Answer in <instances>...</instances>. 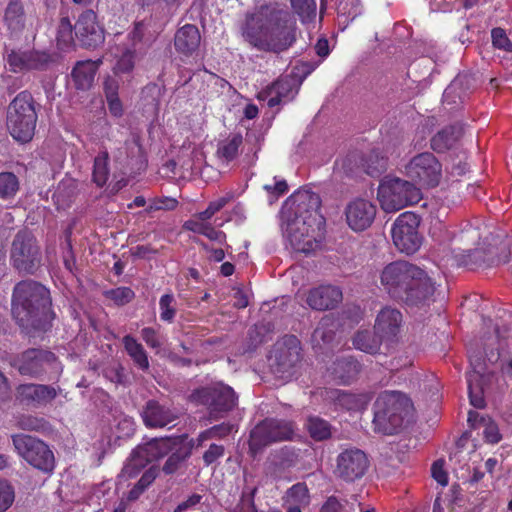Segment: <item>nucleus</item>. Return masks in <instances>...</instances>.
<instances>
[{
	"label": "nucleus",
	"instance_id": "nucleus-1",
	"mask_svg": "<svg viewBox=\"0 0 512 512\" xmlns=\"http://www.w3.org/2000/svg\"><path fill=\"white\" fill-rule=\"evenodd\" d=\"M319 207V196L307 190L297 191L285 201L281 209L282 230L294 251L308 254L320 246L325 220Z\"/></svg>",
	"mask_w": 512,
	"mask_h": 512
},
{
	"label": "nucleus",
	"instance_id": "nucleus-2",
	"mask_svg": "<svg viewBox=\"0 0 512 512\" xmlns=\"http://www.w3.org/2000/svg\"><path fill=\"white\" fill-rule=\"evenodd\" d=\"M242 36L251 46L267 52H281L296 39L295 23L282 22L267 7L248 14L241 28Z\"/></svg>",
	"mask_w": 512,
	"mask_h": 512
},
{
	"label": "nucleus",
	"instance_id": "nucleus-3",
	"mask_svg": "<svg viewBox=\"0 0 512 512\" xmlns=\"http://www.w3.org/2000/svg\"><path fill=\"white\" fill-rule=\"evenodd\" d=\"M381 284L394 298L410 305L428 301L435 285L421 268L404 261L388 264L381 273Z\"/></svg>",
	"mask_w": 512,
	"mask_h": 512
},
{
	"label": "nucleus",
	"instance_id": "nucleus-4",
	"mask_svg": "<svg viewBox=\"0 0 512 512\" xmlns=\"http://www.w3.org/2000/svg\"><path fill=\"white\" fill-rule=\"evenodd\" d=\"M50 304L49 291L39 283L23 281L14 288L12 313L25 329H43Z\"/></svg>",
	"mask_w": 512,
	"mask_h": 512
},
{
	"label": "nucleus",
	"instance_id": "nucleus-5",
	"mask_svg": "<svg viewBox=\"0 0 512 512\" xmlns=\"http://www.w3.org/2000/svg\"><path fill=\"white\" fill-rule=\"evenodd\" d=\"M412 408L405 394L396 391H384L374 403L375 429L384 434H393L401 427Z\"/></svg>",
	"mask_w": 512,
	"mask_h": 512
},
{
	"label": "nucleus",
	"instance_id": "nucleus-6",
	"mask_svg": "<svg viewBox=\"0 0 512 512\" xmlns=\"http://www.w3.org/2000/svg\"><path fill=\"white\" fill-rule=\"evenodd\" d=\"M36 122L37 114L33 97L29 92L23 91L8 107L7 128L15 140L26 143L34 135Z\"/></svg>",
	"mask_w": 512,
	"mask_h": 512
},
{
	"label": "nucleus",
	"instance_id": "nucleus-7",
	"mask_svg": "<svg viewBox=\"0 0 512 512\" xmlns=\"http://www.w3.org/2000/svg\"><path fill=\"white\" fill-rule=\"evenodd\" d=\"M421 198L419 187L397 177H386L378 188V200L381 208L389 213L416 204Z\"/></svg>",
	"mask_w": 512,
	"mask_h": 512
},
{
	"label": "nucleus",
	"instance_id": "nucleus-8",
	"mask_svg": "<svg viewBox=\"0 0 512 512\" xmlns=\"http://www.w3.org/2000/svg\"><path fill=\"white\" fill-rule=\"evenodd\" d=\"M293 435L294 425L292 422L266 419L251 431L249 440L250 452L252 456H256L271 443L291 440Z\"/></svg>",
	"mask_w": 512,
	"mask_h": 512
},
{
	"label": "nucleus",
	"instance_id": "nucleus-9",
	"mask_svg": "<svg viewBox=\"0 0 512 512\" xmlns=\"http://www.w3.org/2000/svg\"><path fill=\"white\" fill-rule=\"evenodd\" d=\"M179 443L177 438H155L138 447L122 469L121 477L133 478L150 461L163 457Z\"/></svg>",
	"mask_w": 512,
	"mask_h": 512
},
{
	"label": "nucleus",
	"instance_id": "nucleus-10",
	"mask_svg": "<svg viewBox=\"0 0 512 512\" xmlns=\"http://www.w3.org/2000/svg\"><path fill=\"white\" fill-rule=\"evenodd\" d=\"M13 445L18 454L30 465L44 472L54 468V455L49 447L41 440L29 435H14Z\"/></svg>",
	"mask_w": 512,
	"mask_h": 512
},
{
	"label": "nucleus",
	"instance_id": "nucleus-11",
	"mask_svg": "<svg viewBox=\"0 0 512 512\" xmlns=\"http://www.w3.org/2000/svg\"><path fill=\"white\" fill-rule=\"evenodd\" d=\"M13 266L24 273H33L40 264V251L34 235L27 231H19L11 248Z\"/></svg>",
	"mask_w": 512,
	"mask_h": 512
},
{
	"label": "nucleus",
	"instance_id": "nucleus-12",
	"mask_svg": "<svg viewBox=\"0 0 512 512\" xmlns=\"http://www.w3.org/2000/svg\"><path fill=\"white\" fill-rule=\"evenodd\" d=\"M13 366L18 369L20 374L31 377H38L44 373L58 375L62 371L61 364L55 355L41 349L26 350L13 362Z\"/></svg>",
	"mask_w": 512,
	"mask_h": 512
},
{
	"label": "nucleus",
	"instance_id": "nucleus-13",
	"mask_svg": "<svg viewBox=\"0 0 512 512\" xmlns=\"http://www.w3.org/2000/svg\"><path fill=\"white\" fill-rule=\"evenodd\" d=\"M419 217L412 212H405L395 220L391 233L394 245L406 254L415 253L421 246L422 238L418 232Z\"/></svg>",
	"mask_w": 512,
	"mask_h": 512
},
{
	"label": "nucleus",
	"instance_id": "nucleus-14",
	"mask_svg": "<svg viewBox=\"0 0 512 512\" xmlns=\"http://www.w3.org/2000/svg\"><path fill=\"white\" fill-rule=\"evenodd\" d=\"M405 173L420 186L435 187L442 176V165L432 153L424 152L409 161L405 166Z\"/></svg>",
	"mask_w": 512,
	"mask_h": 512
},
{
	"label": "nucleus",
	"instance_id": "nucleus-15",
	"mask_svg": "<svg viewBox=\"0 0 512 512\" xmlns=\"http://www.w3.org/2000/svg\"><path fill=\"white\" fill-rule=\"evenodd\" d=\"M300 351V342L293 335L285 336L277 342L271 356L276 364L275 372L282 377H290V370L300 361Z\"/></svg>",
	"mask_w": 512,
	"mask_h": 512
},
{
	"label": "nucleus",
	"instance_id": "nucleus-16",
	"mask_svg": "<svg viewBox=\"0 0 512 512\" xmlns=\"http://www.w3.org/2000/svg\"><path fill=\"white\" fill-rule=\"evenodd\" d=\"M196 395L204 404L209 406L214 418L218 417V413L233 409L237 401L233 389L221 383L203 388Z\"/></svg>",
	"mask_w": 512,
	"mask_h": 512
},
{
	"label": "nucleus",
	"instance_id": "nucleus-17",
	"mask_svg": "<svg viewBox=\"0 0 512 512\" xmlns=\"http://www.w3.org/2000/svg\"><path fill=\"white\" fill-rule=\"evenodd\" d=\"M368 468L365 453L359 449H347L337 457L335 473L345 481L361 478Z\"/></svg>",
	"mask_w": 512,
	"mask_h": 512
},
{
	"label": "nucleus",
	"instance_id": "nucleus-18",
	"mask_svg": "<svg viewBox=\"0 0 512 512\" xmlns=\"http://www.w3.org/2000/svg\"><path fill=\"white\" fill-rule=\"evenodd\" d=\"M75 37L81 45L95 48L104 40V29L97 21V15L92 10L83 12L74 25Z\"/></svg>",
	"mask_w": 512,
	"mask_h": 512
},
{
	"label": "nucleus",
	"instance_id": "nucleus-19",
	"mask_svg": "<svg viewBox=\"0 0 512 512\" xmlns=\"http://www.w3.org/2000/svg\"><path fill=\"white\" fill-rule=\"evenodd\" d=\"M50 61L47 52L38 50H11L7 54V62L14 72L44 69Z\"/></svg>",
	"mask_w": 512,
	"mask_h": 512
},
{
	"label": "nucleus",
	"instance_id": "nucleus-20",
	"mask_svg": "<svg viewBox=\"0 0 512 512\" xmlns=\"http://www.w3.org/2000/svg\"><path fill=\"white\" fill-rule=\"evenodd\" d=\"M402 324V313L396 308L386 306L376 316L374 332L383 341H390L399 335Z\"/></svg>",
	"mask_w": 512,
	"mask_h": 512
},
{
	"label": "nucleus",
	"instance_id": "nucleus-21",
	"mask_svg": "<svg viewBox=\"0 0 512 512\" xmlns=\"http://www.w3.org/2000/svg\"><path fill=\"white\" fill-rule=\"evenodd\" d=\"M3 21L11 37H18L33 26V17L26 13L21 0L8 2Z\"/></svg>",
	"mask_w": 512,
	"mask_h": 512
},
{
	"label": "nucleus",
	"instance_id": "nucleus-22",
	"mask_svg": "<svg viewBox=\"0 0 512 512\" xmlns=\"http://www.w3.org/2000/svg\"><path fill=\"white\" fill-rule=\"evenodd\" d=\"M376 215L375 206L367 200L356 199L346 208V221L349 227L356 231H363L370 227Z\"/></svg>",
	"mask_w": 512,
	"mask_h": 512
},
{
	"label": "nucleus",
	"instance_id": "nucleus-23",
	"mask_svg": "<svg viewBox=\"0 0 512 512\" xmlns=\"http://www.w3.org/2000/svg\"><path fill=\"white\" fill-rule=\"evenodd\" d=\"M342 300L341 290L332 285L312 289L307 297L308 305L315 310H328L336 307Z\"/></svg>",
	"mask_w": 512,
	"mask_h": 512
},
{
	"label": "nucleus",
	"instance_id": "nucleus-24",
	"mask_svg": "<svg viewBox=\"0 0 512 512\" xmlns=\"http://www.w3.org/2000/svg\"><path fill=\"white\" fill-rule=\"evenodd\" d=\"M463 128L461 125H450L438 131L431 139V148L437 153L456 148L462 138Z\"/></svg>",
	"mask_w": 512,
	"mask_h": 512
},
{
	"label": "nucleus",
	"instance_id": "nucleus-25",
	"mask_svg": "<svg viewBox=\"0 0 512 512\" xmlns=\"http://www.w3.org/2000/svg\"><path fill=\"white\" fill-rule=\"evenodd\" d=\"M143 421L148 427H164L176 419V414L158 402L149 401L142 413Z\"/></svg>",
	"mask_w": 512,
	"mask_h": 512
},
{
	"label": "nucleus",
	"instance_id": "nucleus-26",
	"mask_svg": "<svg viewBox=\"0 0 512 512\" xmlns=\"http://www.w3.org/2000/svg\"><path fill=\"white\" fill-rule=\"evenodd\" d=\"M18 395L24 401L47 403L57 396L56 389L47 385L24 384L18 387Z\"/></svg>",
	"mask_w": 512,
	"mask_h": 512
},
{
	"label": "nucleus",
	"instance_id": "nucleus-27",
	"mask_svg": "<svg viewBox=\"0 0 512 512\" xmlns=\"http://www.w3.org/2000/svg\"><path fill=\"white\" fill-rule=\"evenodd\" d=\"M200 33L196 26L187 24L181 27L175 35V48L183 54H191L200 44Z\"/></svg>",
	"mask_w": 512,
	"mask_h": 512
},
{
	"label": "nucleus",
	"instance_id": "nucleus-28",
	"mask_svg": "<svg viewBox=\"0 0 512 512\" xmlns=\"http://www.w3.org/2000/svg\"><path fill=\"white\" fill-rule=\"evenodd\" d=\"M98 67L99 62L91 60L76 64L72 71V78L78 89L86 90L92 86Z\"/></svg>",
	"mask_w": 512,
	"mask_h": 512
},
{
	"label": "nucleus",
	"instance_id": "nucleus-29",
	"mask_svg": "<svg viewBox=\"0 0 512 512\" xmlns=\"http://www.w3.org/2000/svg\"><path fill=\"white\" fill-rule=\"evenodd\" d=\"M336 324L330 317H324L315 328L311 342L314 348L323 349L329 345L335 335Z\"/></svg>",
	"mask_w": 512,
	"mask_h": 512
},
{
	"label": "nucleus",
	"instance_id": "nucleus-30",
	"mask_svg": "<svg viewBox=\"0 0 512 512\" xmlns=\"http://www.w3.org/2000/svg\"><path fill=\"white\" fill-rule=\"evenodd\" d=\"M360 371V365L352 358H343L337 360L333 367L331 374L340 383L347 384L352 381Z\"/></svg>",
	"mask_w": 512,
	"mask_h": 512
},
{
	"label": "nucleus",
	"instance_id": "nucleus-31",
	"mask_svg": "<svg viewBox=\"0 0 512 512\" xmlns=\"http://www.w3.org/2000/svg\"><path fill=\"white\" fill-rule=\"evenodd\" d=\"M123 344L127 354L132 358L133 362L140 369L147 370L149 368V360L142 344L130 335H126L123 338Z\"/></svg>",
	"mask_w": 512,
	"mask_h": 512
},
{
	"label": "nucleus",
	"instance_id": "nucleus-32",
	"mask_svg": "<svg viewBox=\"0 0 512 512\" xmlns=\"http://www.w3.org/2000/svg\"><path fill=\"white\" fill-rule=\"evenodd\" d=\"M468 382V393L469 399L472 406L475 408H483L485 405L483 386H482V375L480 371L474 369L467 374Z\"/></svg>",
	"mask_w": 512,
	"mask_h": 512
},
{
	"label": "nucleus",
	"instance_id": "nucleus-33",
	"mask_svg": "<svg viewBox=\"0 0 512 512\" xmlns=\"http://www.w3.org/2000/svg\"><path fill=\"white\" fill-rule=\"evenodd\" d=\"M336 404L347 410H362L366 408L370 398L366 394H351L344 391H334Z\"/></svg>",
	"mask_w": 512,
	"mask_h": 512
},
{
	"label": "nucleus",
	"instance_id": "nucleus-34",
	"mask_svg": "<svg viewBox=\"0 0 512 512\" xmlns=\"http://www.w3.org/2000/svg\"><path fill=\"white\" fill-rule=\"evenodd\" d=\"M382 339L378 335L373 336L370 331H359L353 338V345L356 349L369 354H375L380 349Z\"/></svg>",
	"mask_w": 512,
	"mask_h": 512
},
{
	"label": "nucleus",
	"instance_id": "nucleus-35",
	"mask_svg": "<svg viewBox=\"0 0 512 512\" xmlns=\"http://www.w3.org/2000/svg\"><path fill=\"white\" fill-rule=\"evenodd\" d=\"M75 194V182L73 180L62 181L53 194V201L59 209H64L70 205Z\"/></svg>",
	"mask_w": 512,
	"mask_h": 512
},
{
	"label": "nucleus",
	"instance_id": "nucleus-36",
	"mask_svg": "<svg viewBox=\"0 0 512 512\" xmlns=\"http://www.w3.org/2000/svg\"><path fill=\"white\" fill-rule=\"evenodd\" d=\"M292 11L302 23L312 21L316 17L317 4L315 0H290Z\"/></svg>",
	"mask_w": 512,
	"mask_h": 512
},
{
	"label": "nucleus",
	"instance_id": "nucleus-37",
	"mask_svg": "<svg viewBox=\"0 0 512 512\" xmlns=\"http://www.w3.org/2000/svg\"><path fill=\"white\" fill-rule=\"evenodd\" d=\"M306 427L310 436L316 441L328 439L332 434L330 424L316 416L308 418Z\"/></svg>",
	"mask_w": 512,
	"mask_h": 512
},
{
	"label": "nucleus",
	"instance_id": "nucleus-38",
	"mask_svg": "<svg viewBox=\"0 0 512 512\" xmlns=\"http://www.w3.org/2000/svg\"><path fill=\"white\" fill-rule=\"evenodd\" d=\"M108 177V152L104 150L95 157L93 166V181L97 186L102 187L106 184Z\"/></svg>",
	"mask_w": 512,
	"mask_h": 512
},
{
	"label": "nucleus",
	"instance_id": "nucleus-39",
	"mask_svg": "<svg viewBox=\"0 0 512 512\" xmlns=\"http://www.w3.org/2000/svg\"><path fill=\"white\" fill-rule=\"evenodd\" d=\"M75 39V30L71 21L67 17L61 18L57 28V43L61 49L69 48L73 45Z\"/></svg>",
	"mask_w": 512,
	"mask_h": 512
},
{
	"label": "nucleus",
	"instance_id": "nucleus-40",
	"mask_svg": "<svg viewBox=\"0 0 512 512\" xmlns=\"http://www.w3.org/2000/svg\"><path fill=\"white\" fill-rule=\"evenodd\" d=\"M241 144L242 136L234 135L219 144L217 154L221 159L227 162L231 161L238 155V150Z\"/></svg>",
	"mask_w": 512,
	"mask_h": 512
},
{
	"label": "nucleus",
	"instance_id": "nucleus-41",
	"mask_svg": "<svg viewBox=\"0 0 512 512\" xmlns=\"http://www.w3.org/2000/svg\"><path fill=\"white\" fill-rule=\"evenodd\" d=\"M19 190V181L11 172L0 173V198L11 199Z\"/></svg>",
	"mask_w": 512,
	"mask_h": 512
},
{
	"label": "nucleus",
	"instance_id": "nucleus-42",
	"mask_svg": "<svg viewBox=\"0 0 512 512\" xmlns=\"http://www.w3.org/2000/svg\"><path fill=\"white\" fill-rule=\"evenodd\" d=\"M287 501L293 505L306 507L310 503L309 490L305 483H296L286 493Z\"/></svg>",
	"mask_w": 512,
	"mask_h": 512
},
{
	"label": "nucleus",
	"instance_id": "nucleus-43",
	"mask_svg": "<svg viewBox=\"0 0 512 512\" xmlns=\"http://www.w3.org/2000/svg\"><path fill=\"white\" fill-rule=\"evenodd\" d=\"M234 426L229 423H222L215 425L203 432H201L197 438L198 445H201L204 441L214 438H223L230 434Z\"/></svg>",
	"mask_w": 512,
	"mask_h": 512
},
{
	"label": "nucleus",
	"instance_id": "nucleus-44",
	"mask_svg": "<svg viewBox=\"0 0 512 512\" xmlns=\"http://www.w3.org/2000/svg\"><path fill=\"white\" fill-rule=\"evenodd\" d=\"M135 65V51L127 49L117 59V62L113 68L116 75L129 74L132 72Z\"/></svg>",
	"mask_w": 512,
	"mask_h": 512
},
{
	"label": "nucleus",
	"instance_id": "nucleus-45",
	"mask_svg": "<svg viewBox=\"0 0 512 512\" xmlns=\"http://www.w3.org/2000/svg\"><path fill=\"white\" fill-rule=\"evenodd\" d=\"M275 83L283 102L290 101L297 94V88L293 78L285 76L275 81Z\"/></svg>",
	"mask_w": 512,
	"mask_h": 512
},
{
	"label": "nucleus",
	"instance_id": "nucleus-46",
	"mask_svg": "<svg viewBox=\"0 0 512 512\" xmlns=\"http://www.w3.org/2000/svg\"><path fill=\"white\" fill-rule=\"evenodd\" d=\"M160 318L165 322H172L176 315L175 298L172 294H165L159 301Z\"/></svg>",
	"mask_w": 512,
	"mask_h": 512
},
{
	"label": "nucleus",
	"instance_id": "nucleus-47",
	"mask_svg": "<svg viewBox=\"0 0 512 512\" xmlns=\"http://www.w3.org/2000/svg\"><path fill=\"white\" fill-rule=\"evenodd\" d=\"M234 198L232 192H228L225 195L209 203L206 210L199 213L201 219L209 220L214 214L225 207Z\"/></svg>",
	"mask_w": 512,
	"mask_h": 512
},
{
	"label": "nucleus",
	"instance_id": "nucleus-48",
	"mask_svg": "<svg viewBox=\"0 0 512 512\" xmlns=\"http://www.w3.org/2000/svg\"><path fill=\"white\" fill-rule=\"evenodd\" d=\"M107 298L111 299L116 305L123 306L135 297L132 289L129 287H118L105 292Z\"/></svg>",
	"mask_w": 512,
	"mask_h": 512
},
{
	"label": "nucleus",
	"instance_id": "nucleus-49",
	"mask_svg": "<svg viewBox=\"0 0 512 512\" xmlns=\"http://www.w3.org/2000/svg\"><path fill=\"white\" fill-rule=\"evenodd\" d=\"M257 98L260 101H267L269 107H274L283 102L279 96V90L277 89L275 82L261 90L257 94Z\"/></svg>",
	"mask_w": 512,
	"mask_h": 512
},
{
	"label": "nucleus",
	"instance_id": "nucleus-50",
	"mask_svg": "<svg viewBox=\"0 0 512 512\" xmlns=\"http://www.w3.org/2000/svg\"><path fill=\"white\" fill-rule=\"evenodd\" d=\"M15 499L13 487L6 481L0 482V512H5L11 507Z\"/></svg>",
	"mask_w": 512,
	"mask_h": 512
},
{
	"label": "nucleus",
	"instance_id": "nucleus-51",
	"mask_svg": "<svg viewBox=\"0 0 512 512\" xmlns=\"http://www.w3.org/2000/svg\"><path fill=\"white\" fill-rule=\"evenodd\" d=\"M141 337L152 349H160L164 344V337L152 327H145L141 330Z\"/></svg>",
	"mask_w": 512,
	"mask_h": 512
},
{
	"label": "nucleus",
	"instance_id": "nucleus-52",
	"mask_svg": "<svg viewBox=\"0 0 512 512\" xmlns=\"http://www.w3.org/2000/svg\"><path fill=\"white\" fill-rule=\"evenodd\" d=\"M492 43L495 48L506 52H512V42L507 37L505 31L501 28H494L491 32Z\"/></svg>",
	"mask_w": 512,
	"mask_h": 512
},
{
	"label": "nucleus",
	"instance_id": "nucleus-53",
	"mask_svg": "<svg viewBox=\"0 0 512 512\" xmlns=\"http://www.w3.org/2000/svg\"><path fill=\"white\" fill-rule=\"evenodd\" d=\"M480 422L483 423V434L486 441L492 444L499 442L501 436L497 425L489 418H481Z\"/></svg>",
	"mask_w": 512,
	"mask_h": 512
},
{
	"label": "nucleus",
	"instance_id": "nucleus-54",
	"mask_svg": "<svg viewBox=\"0 0 512 512\" xmlns=\"http://www.w3.org/2000/svg\"><path fill=\"white\" fill-rule=\"evenodd\" d=\"M337 9L340 15L347 16L351 20L360 14L358 0H339Z\"/></svg>",
	"mask_w": 512,
	"mask_h": 512
},
{
	"label": "nucleus",
	"instance_id": "nucleus-55",
	"mask_svg": "<svg viewBox=\"0 0 512 512\" xmlns=\"http://www.w3.org/2000/svg\"><path fill=\"white\" fill-rule=\"evenodd\" d=\"M224 446L218 444H211L208 450L203 454L204 463L209 466L217 461L224 455Z\"/></svg>",
	"mask_w": 512,
	"mask_h": 512
},
{
	"label": "nucleus",
	"instance_id": "nucleus-56",
	"mask_svg": "<svg viewBox=\"0 0 512 512\" xmlns=\"http://www.w3.org/2000/svg\"><path fill=\"white\" fill-rule=\"evenodd\" d=\"M177 206V201L173 198L164 197L154 199L148 206L149 212L156 210H172Z\"/></svg>",
	"mask_w": 512,
	"mask_h": 512
},
{
	"label": "nucleus",
	"instance_id": "nucleus-57",
	"mask_svg": "<svg viewBox=\"0 0 512 512\" xmlns=\"http://www.w3.org/2000/svg\"><path fill=\"white\" fill-rule=\"evenodd\" d=\"M432 477L435 479L437 483L442 486H446L448 483V476L443 468V461L438 460L433 463L431 467Z\"/></svg>",
	"mask_w": 512,
	"mask_h": 512
},
{
	"label": "nucleus",
	"instance_id": "nucleus-58",
	"mask_svg": "<svg viewBox=\"0 0 512 512\" xmlns=\"http://www.w3.org/2000/svg\"><path fill=\"white\" fill-rule=\"evenodd\" d=\"M45 426L43 419H38L32 416L23 417L19 421V427L24 430H40Z\"/></svg>",
	"mask_w": 512,
	"mask_h": 512
},
{
	"label": "nucleus",
	"instance_id": "nucleus-59",
	"mask_svg": "<svg viewBox=\"0 0 512 512\" xmlns=\"http://www.w3.org/2000/svg\"><path fill=\"white\" fill-rule=\"evenodd\" d=\"M208 226L207 220L201 219L199 214L195 219L189 220L185 223L184 227L194 233L204 234Z\"/></svg>",
	"mask_w": 512,
	"mask_h": 512
},
{
	"label": "nucleus",
	"instance_id": "nucleus-60",
	"mask_svg": "<svg viewBox=\"0 0 512 512\" xmlns=\"http://www.w3.org/2000/svg\"><path fill=\"white\" fill-rule=\"evenodd\" d=\"M157 469L154 467L149 468L137 482V485L144 491L156 478Z\"/></svg>",
	"mask_w": 512,
	"mask_h": 512
},
{
	"label": "nucleus",
	"instance_id": "nucleus-61",
	"mask_svg": "<svg viewBox=\"0 0 512 512\" xmlns=\"http://www.w3.org/2000/svg\"><path fill=\"white\" fill-rule=\"evenodd\" d=\"M157 469L154 467L149 468L137 482V485L144 491L156 478Z\"/></svg>",
	"mask_w": 512,
	"mask_h": 512
},
{
	"label": "nucleus",
	"instance_id": "nucleus-62",
	"mask_svg": "<svg viewBox=\"0 0 512 512\" xmlns=\"http://www.w3.org/2000/svg\"><path fill=\"white\" fill-rule=\"evenodd\" d=\"M119 82L114 77H108L104 82L106 98L118 96Z\"/></svg>",
	"mask_w": 512,
	"mask_h": 512
},
{
	"label": "nucleus",
	"instance_id": "nucleus-63",
	"mask_svg": "<svg viewBox=\"0 0 512 512\" xmlns=\"http://www.w3.org/2000/svg\"><path fill=\"white\" fill-rule=\"evenodd\" d=\"M203 235L219 244H223L226 239V235L222 231L216 230L210 224H208Z\"/></svg>",
	"mask_w": 512,
	"mask_h": 512
},
{
	"label": "nucleus",
	"instance_id": "nucleus-64",
	"mask_svg": "<svg viewBox=\"0 0 512 512\" xmlns=\"http://www.w3.org/2000/svg\"><path fill=\"white\" fill-rule=\"evenodd\" d=\"M341 509L342 505L339 500L336 497L331 496L323 504L321 512H340Z\"/></svg>",
	"mask_w": 512,
	"mask_h": 512
}]
</instances>
